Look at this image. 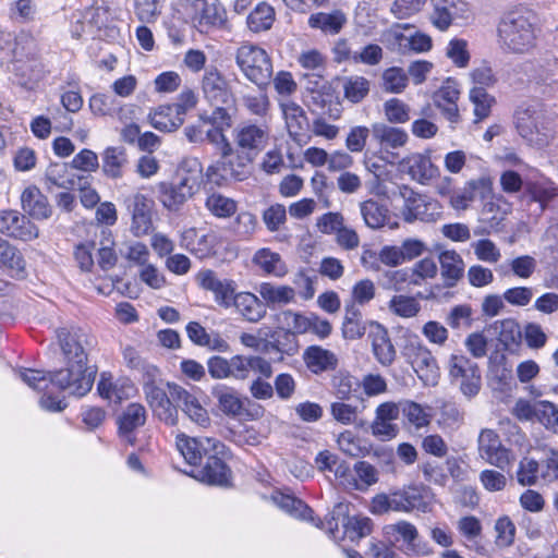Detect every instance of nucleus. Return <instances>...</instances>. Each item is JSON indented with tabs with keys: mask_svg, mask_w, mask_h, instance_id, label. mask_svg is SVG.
<instances>
[{
	"mask_svg": "<svg viewBox=\"0 0 558 558\" xmlns=\"http://www.w3.org/2000/svg\"><path fill=\"white\" fill-rule=\"evenodd\" d=\"M57 338L66 367L54 372L23 368L19 371V377L34 390L53 386L71 396L84 397L92 390L96 376V369L87 366L93 338L81 328H60Z\"/></svg>",
	"mask_w": 558,
	"mask_h": 558,
	"instance_id": "obj_1",
	"label": "nucleus"
},
{
	"mask_svg": "<svg viewBox=\"0 0 558 558\" xmlns=\"http://www.w3.org/2000/svg\"><path fill=\"white\" fill-rule=\"evenodd\" d=\"M160 377L158 368H149L148 377L143 380V390L153 413L166 425L178 423V409L194 423L206 426L209 423L207 410L190 391L177 384H167L168 392L157 384Z\"/></svg>",
	"mask_w": 558,
	"mask_h": 558,
	"instance_id": "obj_2",
	"label": "nucleus"
},
{
	"mask_svg": "<svg viewBox=\"0 0 558 558\" xmlns=\"http://www.w3.org/2000/svg\"><path fill=\"white\" fill-rule=\"evenodd\" d=\"M232 155L225 165L229 181H243L251 174V166L266 148L270 138V129L266 123L244 121L232 131Z\"/></svg>",
	"mask_w": 558,
	"mask_h": 558,
	"instance_id": "obj_3",
	"label": "nucleus"
},
{
	"mask_svg": "<svg viewBox=\"0 0 558 558\" xmlns=\"http://www.w3.org/2000/svg\"><path fill=\"white\" fill-rule=\"evenodd\" d=\"M541 31L537 14L533 10L515 8L506 12L498 23L499 45L509 53H529L536 47Z\"/></svg>",
	"mask_w": 558,
	"mask_h": 558,
	"instance_id": "obj_4",
	"label": "nucleus"
},
{
	"mask_svg": "<svg viewBox=\"0 0 558 558\" xmlns=\"http://www.w3.org/2000/svg\"><path fill=\"white\" fill-rule=\"evenodd\" d=\"M207 371L213 379L245 380L251 371L269 378L272 375L271 364L259 355L236 354L230 359L213 355L207 360Z\"/></svg>",
	"mask_w": 558,
	"mask_h": 558,
	"instance_id": "obj_5",
	"label": "nucleus"
},
{
	"mask_svg": "<svg viewBox=\"0 0 558 558\" xmlns=\"http://www.w3.org/2000/svg\"><path fill=\"white\" fill-rule=\"evenodd\" d=\"M349 508L348 502L336 504L324 521L318 520L316 527L325 530L332 539L338 538L340 524L343 529V537L351 542H359L369 535L373 531V521L362 514L350 515Z\"/></svg>",
	"mask_w": 558,
	"mask_h": 558,
	"instance_id": "obj_6",
	"label": "nucleus"
},
{
	"mask_svg": "<svg viewBox=\"0 0 558 558\" xmlns=\"http://www.w3.org/2000/svg\"><path fill=\"white\" fill-rule=\"evenodd\" d=\"M244 76L259 88L267 86L272 76V63L267 52L253 45L241 46L235 56Z\"/></svg>",
	"mask_w": 558,
	"mask_h": 558,
	"instance_id": "obj_7",
	"label": "nucleus"
},
{
	"mask_svg": "<svg viewBox=\"0 0 558 558\" xmlns=\"http://www.w3.org/2000/svg\"><path fill=\"white\" fill-rule=\"evenodd\" d=\"M514 119L518 133L530 145L541 148L548 144L551 134L541 109L534 106L519 108Z\"/></svg>",
	"mask_w": 558,
	"mask_h": 558,
	"instance_id": "obj_8",
	"label": "nucleus"
},
{
	"mask_svg": "<svg viewBox=\"0 0 558 558\" xmlns=\"http://www.w3.org/2000/svg\"><path fill=\"white\" fill-rule=\"evenodd\" d=\"M0 66L13 74V82L25 88H33L44 76V66L35 56H24L22 51L8 62L1 58Z\"/></svg>",
	"mask_w": 558,
	"mask_h": 558,
	"instance_id": "obj_9",
	"label": "nucleus"
},
{
	"mask_svg": "<svg viewBox=\"0 0 558 558\" xmlns=\"http://www.w3.org/2000/svg\"><path fill=\"white\" fill-rule=\"evenodd\" d=\"M449 375L459 383L461 392L472 398L481 389V372L477 364L464 355H451L449 360Z\"/></svg>",
	"mask_w": 558,
	"mask_h": 558,
	"instance_id": "obj_10",
	"label": "nucleus"
},
{
	"mask_svg": "<svg viewBox=\"0 0 558 558\" xmlns=\"http://www.w3.org/2000/svg\"><path fill=\"white\" fill-rule=\"evenodd\" d=\"M177 448L190 465H198L211 451L223 453L226 445L216 438L177 436Z\"/></svg>",
	"mask_w": 558,
	"mask_h": 558,
	"instance_id": "obj_11",
	"label": "nucleus"
},
{
	"mask_svg": "<svg viewBox=\"0 0 558 558\" xmlns=\"http://www.w3.org/2000/svg\"><path fill=\"white\" fill-rule=\"evenodd\" d=\"M408 357L418 378L425 384L434 386L439 378V367L430 350L420 341H411L404 348Z\"/></svg>",
	"mask_w": 558,
	"mask_h": 558,
	"instance_id": "obj_12",
	"label": "nucleus"
},
{
	"mask_svg": "<svg viewBox=\"0 0 558 558\" xmlns=\"http://www.w3.org/2000/svg\"><path fill=\"white\" fill-rule=\"evenodd\" d=\"M223 129L214 128L206 130L205 141L213 144L220 153V159L207 168L206 177L209 182L217 185H223L229 181V174L226 171V162L230 160L232 155V144L225 135Z\"/></svg>",
	"mask_w": 558,
	"mask_h": 558,
	"instance_id": "obj_13",
	"label": "nucleus"
},
{
	"mask_svg": "<svg viewBox=\"0 0 558 558\" xmlns=\"http://www.w3.org/2000/svg\"><path fill=\"white\" fill-rule=\"evenodd\" d=\"M398 194L404 202L401 209L404 221H433L435 219L437 215L436 204L427 201L424 195L415 192L405 184L398 186Z\"/></svg>",
	"mask_w": 558,
	"mask_h": 558,
	"instance_id": "obj_14",
	"label": "nucleus"
},
{
	"mask_svg": "<svg viewBox=\"0 0 558 558\" xmlns=\"http://www.w3.org/2000/svg\"><path fill=\"white\" fill-rule=\"evenodd\" d=\"M196 281L203 290L213 293L217 305L226 310L232 307L238 294V284L234 280L219 278L214 270L204 269L196 275Z\"/></svg>",
	"mask_w": 558,
	"mask_h": 558,
	"instance_id": "obj_15",
	"label": "nucleus"
},
{
	"mask_svg": "<svg viewBox=\"0 0 558 558\" xmlns=\"http://www.w3.org/2000/svg\"><path fill=\"white\" fill-rule=\"evenodd\" d=\"M478 453L487 463L501 471L509 470L514 460V454L502 446L498 434L488 428L480 433Z\"/></svg>",
	"mask_w": 558,
	"mask_h": 558,
	"instance_id": "obj_16",
	"label": "nucleus"
},
{
	"mask_svg": "<svg viewBox=\"0 0 558 558\" xmlns=\"http://www.w3.org/2000/svg\"><path fill=\"white\" fill-rule=\"evenodd\" d=\"M229 454L230 451L227 447L223 453H215L211 451L206 458L205 465L197 470L196 474L193 476L208 485L230 487L232 485V471L225 461Z\"/></svg>",
	"mask_w": 558,
	"mask_h": 558,
	"instance_id": "obj_17",
	"label": "nucleus"
},
{
	"mask_svg": "<svg viewBox=\"0 0 558 558\" xmlns=\"http://www.w3.org/2000/svg\"><path fill=\"white\" fill-rule=\"evenodd\" d=\"M202 93L210 105H233L234 97L231 87L215 66L207 68L201 82Z\"/></svg>",
	"mask_w": 558,
	"mask_h": 558,
	"instance_id": "obj_18",
	"label": "nucleus"
},
{
	"mask_svg": "<svg viewBox=\"0 0 558 558\" xmlns=\"http://www.w3.org/2000/svg\"><path fill=\"white\" fill-rule=\"evenodd\" d=\"M193 22L199 33L207 34L222 27L227 20L226 10L218 0H193Z\"/></svg>",
	"mask_w": 558,
	"mask_h": 558,
	"instance_id": "obj_19",
	"label": "nucleus"
},
{
	"mask_svg": "<svg viewBox=\"0 0 558 558\" xmlns=\"http://www.w3.org/2000/svg\"><path fill=\"white\" fill-rule=\"evenodd\" d=\"M0 233L22 241L38 236V228L23 214L13 209L0 210Z\"/></svg>",
	"mask_w": 558,
	"mask_h": 558,
	"instance_id": "obj_20",
	"label": "nucleus"
},
{
	"mask_svg": "<svg viewBox=\"0 0 558 558\" xmlns=\"http://www.w3.org/2000/svg\"><path fill=\"white\" fill-rule=\"evenodd\" d=\"M429 21L438 31L446 32L458 19L466 17L469 5L463 0H432Z\"/></svg>",
	"mask_w": 558,
	"mask_h": 558,
	"instance_id": "obj_21",
	"label": "nucleus"
},
{
	"mask_svg": "<svg viewBox=\"0 0 558 558\" xmlns=\"http://www.w3.org/2000/svg\"><path fill=\"white\" fill-rule=\"evenodd\" d=\"M125 202L132 215V233L135 236L148 234L153 229L151 214L154 202L141 193L130 196Z\"/></svg>",
	"mask_w": 558,
	"mask_h": 558,
	"instance_id": "obj_22",
	"label": "nucleus"
},
{
	"mask_svg": "<svg viewBox=\"0 0 558 558\" xmlns=\"http://www.w3.org/2000/svg\"><path fill=\"white\" fill-rule=\"evenodd\" d=\"M390 527L400 536L403 551L408 556L424 557L433 553L428 541L418 534L414 524L408 521H399Z\"/></svg>",
	"mask_w": 558,
	"mask_h": 558,
	"instance_id": "obj_23",
	"label": "nucleus"
},
{
	"mask_svg": "<svg viewBox=\"0 0 558 558\" xmlns=\"http://www.w3.org/2000/svg\"><path fill=\"white\" fill-rule=\"evenodd\" d=\"M460 92L456 81L448 78L444 82L438 90L434 93L433 101L441 114L451 123H458L460 120L457 101Z\"/></svg>",
	"mask_w": 558,
	"mask_h": 558,
	"instance_id": "obj_24",
	"label": "nucleus"
},
{
	"mask_svg": "<svg viewBox=\"0 0 558 558\" xmlns=\"http://www.w3.org/2000/svg\"><path fill=\"white\" fill-rule=\"evenodd\" d=\"M400 170L421 184H426L437 174L429 155L414 153L404 157L399 163Z\"/></svg>",
	"mask_w": 558,
	"mask_h": 558,
	"instance_id": "obj_25",
	"label": "nucleus"
},
{
	"mask_svg": "<svg viewBox=\"0 0 558 558\" xmlns=\"http://www.w3.org/2000/svg\"><path fill=\"white\" fill-rule=\"evenodd\" d=\"M146 409L137 402L130 403L118 418L119 435L128 444L134 445L136 436L134 432L146 422Z\"/></svg>",
	"mask_w": 558,
	"mask_h": 558,
	"instance_id": "obj_26",
	"label": "nucleus"
},
{
	"mask_svg": "<svg viewBox=\"0 0 558 558\" xmlns=\"http://www.w3.org/2000/svg\"><path fill=\"white\" fill-rule=\"evenodd\" d=\"M279 106L290 137L294 141H302L310 130V123L305 111L301 106L290 100H281Z\"/></svg>",
	"mask_w": 558,
	"mask_h": 558,
	"instance_id": "obj_27",
	"label": "nucleus"
},
{
	"mask_svg": "<svg viewBox=\"0 0 558 558\" xmlns=\"http://www.w3.org/2000/svg\"><path fill=\"white\" fill-rule=\"evenodd\" d=\"M23 210L36 220H46L52 215V207L46 195L35 185L26 187L21 195Z\"/></svg>",
	"mask_w": 558,
	"mask_h": 558,
	"instance_id": "obj_28",
	"label": "nucleus"
},
{
	"mask_svg": "<svg viewBox=\"0 0 558 558\" xmlns=\"http://www.w3.org/2000/svg\"><path fill=\"white\" fill-rule=\"evenodd\" d=\"M368 337L376 360L384 366H389L396 359V350L388 335V330L378 323L372 324Z\"/></svg>",
	"mask_w": 558,
	"mask_h": 558,
	"instance_id": "obj_29",
	"label": "nucleus"
},
{
	"mask_svg": "<svg viewBox=\"0 0 558 558\" xmlns=\"http://www.w3.org/2000/svg\"><path fill=\"white\" fill-rule=\"evenodd\" d=\"M393 505L398 507V512H410L413 510L426 512L429 508L427 490L424 486L414 485L395 492Z\"/></svg>",
	"mask_w": 558,
	"mask_h": 558,
	"instance_id": "obj_30",
	"label": "nucleus"
},
{
	"mask_svg": "<svg viewBox=\"0 0 558 558\" xmlns=\"http://www.w3.org/2000/svg\"><path fill=\"white\" fill-rule=\"evenodd\" d=\"M271 500L278 508H280L291 517L311 522L315 526L316 523H318L319 519L314 518L313 510L303 500L290 494L276 490L271 495Z\"/></svg>",
	"mask_w": 558,
	"mask_h": 558,
	"instance_id": "obj_31",
	"label": "nucleus"
},
{
	"mask_svg": "<svg viewBox=\"0 0 558 558\" xmlns=\"http://www.w3.org/2000/svg\"><path fill=\"white\" fill-rule=\"evenodd\" d=\"M232 307L247 322L257 323L266 316L267 310L265 303L254 293L238 292Z\"/></svg>",
	"mask_w": 558,
	"mask_h": 558,
	"instance_id": "obj_32",
	"label": "nucleus"
},
{
	"mask_svg": "<svg viewBox=\"0 0 558 558\" xmlns=\"http://www.w3.org/2000/svg\"><path fill=\"white\" fill-rule=\"evenodd\" d=\"M303 360L307 368L314 374L335 369L338 365V359L333 352L319 345L308 347L303 354Z\"/></svg>",
	"mask_w": 558,
	"mask_h": 558,
	"instance_id": "obj_33",
	"label": "nucleus"
},
{
	"mask_svg": "<svg viewBox=\"0 0 558 558\" xmlns=\"http://www.w3.org/2000/svg\"><path fill=\"white\" fill-rule=\"evenodd\" d=\"M252 260L267 276L282 278L288 274L287 264L281 255L268 247L256 251Z\"/></svg>",
	"mask_w": 558,
	"mask_h": 558,
	"instance_id": "obj_34",
	"label": "nucleus"
},
{
	"mask_svg": "<svg viewBox=\"0 0 558 558\" xmlns=\"http://www.w3.org/2000/svg\"><path fill=\"white\" fill-rule=\"evenodd\" d=\"M45 181L48 190L56 186L69 191L76 186L77 177L72 172L70 163L51 162L46 169Z\"/></svg>",
	"mask_w": 558,
	"mask_h": 558,
	"instance_id": "obj_35",
	"label": "nucleus"
},
{
	"mask_svg": "<svg viewBox=\"0 0 558 558\" xmlns=\"http://www.w3.org/2000/svg\"><path fill=\"white\" fill-rule=\"evenodd\" d=\"M332 395L337 400L355 398L363 401L360 379L348 372H338L331 379Z\"/></svg>",
	"mask_w": 558,
	"mask_h": 558,
	"instance_id": "obj_36",
	"label": "nucleus"
},
{
	"mask_svg": "<svg viewBox=\"0 0 558 558\" xmlns=\"http://www.w3.org/2000/svg\"><path fill=\"white\" fill-rule=\"evenodd\" d=\"M258 293L266 306H283L295 302V290L289 286L263 282L259 284Z\"/></svg>",
	"mask_w": 558,
	"mask_h": 558,
	"instance_id": "obj_37",
	"label": "nucleus"
},
{
	"mask_svg": "<svg viewBox=\"0 0 558 558\" xmlns=\"http://www.w3.org/2000/svg\"><path fill=\"white\" fill-rule=\"evenodd\" d=\"M488 377L497 384V388L502 389L510 385L512 380V366L508 363L504 350H495L488 357Z\"/></svg>",
	"mask_w": 558,
	"mask_h": 558,
	"instance_id": "obj_38",
	"label": "nucleus"
},
{
	"mask_svg": "<svg viewBox=\"0 0 558 558\" xmlns=\"http://www.w3.org/2000/svg\"><path fill=\"white\" fill-rule=\"evenodd\" d=\"M439 263L445 287L453 288L463 274L462 257L456 251H445L439 254Z\"/></svg>",
	"mask_w": 558,
	"mask_h": 558,
	"instance_id": "obj_39",
	"label": "nucleus"
},
{
	"mask_svg": "<svg viewBox=\"0 0 558 558\" xmlns=\"http://www.w3.org/2000/svg\"><path fill=\"white\" fill-rule=\"evenodd\" d=\"M372 135L385 148L402 147L409 138L404 130L385 123L373 124Z\"/></svg>",
	"mask_w": 558,
	"mask_h": 558,
	"instance_id": "obj_40",
	"label": "nucleus"
},
{
	"mask_svg": "<svg viewBox=\"0 0 558 558\" xmlns=\"http://www.w3.org/2000/svg\"><path fill=\"white\" fill-rule=\"evenodd\" d=\"M347 22L345 15L335 10L330 13L318 12L308 17V26L311 28L319 29L325 34H338Z\"/></svg>",
	"mask_w": 558,
	"mask_h": 558,
	"instance_id": "obj_41",
	"label": "nucleus"
},
{
	"mask_svg": "<svg viewBox=\"0 0 558 558\" xmlns=\"http://www.w3.org/2000/svg\"><path fill=\"white\" fill-rule=\"evenodd\" d=\"M150 125L160 132H173L183 124V118L170 105L159 106L149 113Z\"/></svg>",
	"mask_w": 558,
	"mask_h": 558,
	"instance_id": "obj_42",
	"label": "nucleus"
},
{
	"mask_svg": "<svg viewBox=\"0 0 558 558\" xmlns=\"http://www.w3.org/2000/svg\"><path fill=\"white\" fill-rule=\"evenodd\" d=\"M159 201L169 210L177 211L192 196L184 192L175 182H160L158 184Z\"/></svg>",
	"mask_w": 558,
	"mask_h": 558,
	"instance_id": "obj_43",
	"label": "nucleus"
},
{
	"mask_svg": "<svg viewBox=\"0 0 558 558\" xmlns=\"http://www.w3.org/2000/svg\"><path fill=\"white\" fill-rule=\"evenodd\" d=\"M459 533L464 537L466 547L482 554L484 546L480 544L478 537L482 534L481 521L474 515L462 517L457 524Z\"/></svg>",
	"mask_w": 558,
	"mask_h": 558,
	"instance_id": "obj_44",
	"label": "nucleus"
},
{
	"mask_svg": "<svg viewBox=\"0 0 558 558\" xmlns=\"http://www.w3.org/2000/svg\"><path fill=\"white\" fill-rule=\"evenodd\" d=\"M266 348L292 356L299 351V342L294 332L279 328L270 333Z\"/></svg>",
	"mask_w": 558,
	"mask_h": 558,
	"instance_id": "obj_45",
	"label": "nucleus"
},
{
	"mask_svg": "<svg viewBox=\"0 0 558 558\" xmlns=\"http://www.w3.org/2000/svg\"><path fill=\"white\" fill-rule=\"evenodd\" d=\"M213 396L217 399L219 408L227 415H239L243 409V403L239 393L231 387L219 385L213 389Z\"/></svg>",
	"mask_w": 558,
	"mask_h": 558,
	"instance_id": "obj_46",
	"label": "nucleus"
},
{
	"mask_svg": "<svg viewBox=\"0 0 558 558\" xmlns=\"http://www.w3.org/2000/svg\"><path fill=\"white\" fill-rule=\"evenodd\" d=\"M126 161V154L123 147H107L102 153V171L107 177L118 179L122 177V169Z\"/></svg>",
	"mask_w": 558,
	"mask_h": 558,
	"instance_id": "obj_47",
	"label": "nucleus"
},
{
	"mask_svg": "<svg viewBox=\"0 0 558 558\" xmlns=\"http://www.w3.org/2000/svg\"><path fill=\"white\" fill-rule=\"evenodd\" d=\"M274 22L275 10L266 2L258 3L246 19L247 27L254 33H260L270 29Z\"/></svg>",
	"mask_w": 558,
	"mask_h": 558,
	"instance_id": "obj_48",
	"label": "nucleus"
},
{
	"mask_svg": "<svg viewBox=\"0 0 558 558\" xmlns=\"http://www.w3.org/2000/svg\"><path fill=\"white\" fill-rule=\"evenodd\" d=\"M361 215L364 222L371 229H379L385 226L388 218V208L374 199L361 203Z\"/></svg>",
	"mask_w": 558,
	"mask_h": 558,
	"instance_id": "obj_49",
	"label": "nucleus"
},
{
	"mask_svg": "<svg viewBox=\"0 0 558 558\" xmlns=\"http://www.w3.org/2000/svg\"><path fill=\"white\" fill-rule=\"evenodd\" d=\"M388 307L391 313L402 318L415 317L421 311V304L416 298L403 294L393 295Z\"/></svg>",
	"mask_w": 558,
	"mask_h": 558,
	"instance_id": "obj_50",
	"label": "nucleus"
},
{
	"mask_svg": "<svg viewBox=\"0 0 558 558\" xmlns=\"http://www.w3.org/2000/svg\"><path fill=\"white\" fill-rule=\"evenodd\" d=\"M0 263L16 275L24 272L25 260L19 250L0 236Z\"/></svg>",
	"mask_w": 558,
	"mask_h": 558,
	"instance_id": "obj_51",
	"label": "nucleus"
},
{
	"mask_svg": "<svg viewBox=\"0 0 558 558\" xmlns=\"http://www.w3.org/2000/svg\"><path fill=\"white\" fill-rule=\"evenodd\" d=\"M89 108L97 116H117L122 107L121 102L113 96L107 94H95L89 98Z\"/></svg>",
	"mask_w": 558,
	"mask_h": 558,
	"instance_id": "obj_52",
	"label": "nucleus"
},
{
	"mask_svg": "<svg viewBox=\"0 0 558 558\" xmlns=\"http://www.w3.org/2000/svg\"><path fill=\"white\" fill-rule=\"evenodd\" d=\"M329 412L331 417L341 425L355 424L360 410L348 400H336L330 403Z\"/></svg>",
	"mask_w": 558,
	"mask_h": 558,
	"instance_id": "obj_53",
	"label": "nucleus"
},
{
	"mask_svg": "<svg viewBox=\"0 0 558 558\" xmlns=\"http://www.w3.org/2000/svg\"><path fill=\"white\" fill-rule=\"evenodd\" d=\"M543 468V460L537 462L531 458H523L517 471V480L523 486H532L541 478V471Z\"/></svg>",
	"mask_w": 558,
	"mask_h": 558,
	"instance_id": "obj_54",
	"label": "nucleus"
},
{
	"mask_svg": "<svg viewBox=\"0 0 558 558\" xmlns=\"http://www.w3.org/2000/svg\"><path fill=\"white\" fill-rule=\"evenodd\" d=\"M470 100L474 105V114L478 121L490 114L492 106L495 104V98L484 87H473L470 90Z\"/></svg>",
	"mask_w": 558,
	"mask_h": 558,
	"instance_id": "obj_55",
	"label": "nucleus"
},
{
	"mask_svg": "<svg viewBox=\"0 0 558 558\" xmlns=\"http://www.w3.org/2000/svg\"><path fill=\"white\" fill-rule=\"evenodd\" d=\"M207 209L219 218H227L236 211V203L218 193L209 195L206 199Z\"/></svg>",
	"mask_w": 558,
	"mask_h": 558,
	"instance_id": "obj_56",
	"label": "nucleus"
},
{
	"mask_svg": "<svg viewBox=\"0 0 558 558\" xmlns=\"http://www.w3.org/2000/svg\"><path fill=\"white\" fill-rule=\"evenodd\" d=\"M408 85V75L403 69L392 66L383 73V87L386 92L400 94Z\"/></svg>",
	"mask_w": 558,
	"mask_h": 558,
	"instance_id": "obj_57",
	"label": "nucleus"
},
{
	"mask_svg": "<svg viewBox=\"0 0 558 558\" xmlns=\"http://www.w3.org/2000/svg\"><path fill=\"white\" fill-rule=\"evenodd\" d=\"M536 408V420L546 429L558 433V407L553 402L538 400Z\"/></svg>",
	"mask_w": 558,
	"mask_h": 558,
	"instance_id": "obj_58",
	"label": "nucleus"
},
{
	"mask_svg": "<svg viewBox=\"0 0 558 558\" xmlns=\"http://www.w3.org/2000/svg\"><path fill=\"white\" fill-rule=\"evenodd\" d=\"M446 56L458 68H466L470 62L468 41L461 38H453L448 43Z\"/></svg>",
	"mask_w": 558,
	"mask_h": 558,
	"instance_id": "obj_59",
	"label": "nucleus"
},
{
	"mask_svg": "<svg viewBox=\"0 0 558 558\" xmlns=\"http://www.w3.org/2000/svg\"><path fill=\"white\" fill-rule=\"evenodd\" d=\"M134 14L141 22H155L161 14V0H134Z\"/></svg>",
	"mask_w": 558,
	"mask_h": 558,
	"instance_id": "obj_60",
	"label": "nucleus"
},
{
	"mask_svg": "<svg viewBox=\"0 0 558 558\" xmlns=\"http://www.w3.org/2000/svg\"><path fill=\"white\" fill-rule=\"evenodd\" d=\"M369 92V82L363 76L350 77L344 84V96L351 102H360Z\"/></svg>",
	"mask_w": 558,
	"mask_h": 558,
	"instance_id": "obj_61",
	"label": "nucleus"
},
{
	"mask_svg": "<svg viewBox=\"0 0 558 558\" xmlns=\"http://www.w3.org/2000/svg\"><path fill=\"white\" fill-rule=\"evenodd\" d=\"M256 226V216L248 211H242L238 214L231 229L239 239L246 240L255 232Z\"/></svg>",
	"mask_w": 558,
	"mask_h": 558,
	"instance_id": "obj_62",
	"label": "nucleus"
},
{
	"mask_svg": "<svg viewBox=\"0 0 558 558\" xmlns=\"http://www.w3.org/2000/svg\"><path fill=\"white\" fill-rule=\"evenodd\" d=\"M471 246L473 247L474 254L478 260L495 264L501 257L500 250L489 239H482L476 242H473Z\"/></svg>",
	"mask_w": 558,
	"mask_h": 558,
	"instance_id": "obj_63",
	"label": "nucleus"
},
{
	"mask_svg": "<svg viewBox=\"0 0 558 558\" xmlns=\"http://www.w3.org/2000/svg\"><path fill=\"white\" fill-rule=\"evenodd\" d=\"M387 120L391 123H405L410 119V108L398 98H391L384 104Z\"/></svg>",
	"mask_w": 558,
	"mask_h": 558,
	"instance_id": "obj_64",
	"label": "nucleus"
}]
</instances>
